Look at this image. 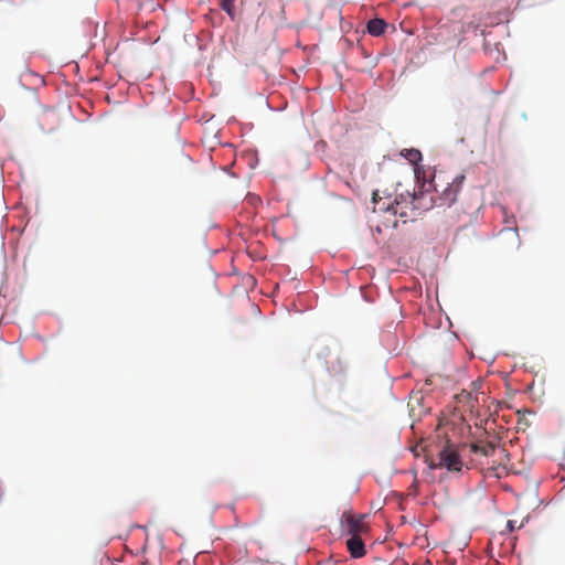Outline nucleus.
Instances as JSON below:
<instances>
[{
    "mask_svg": "<svg viewBox=\"0 0 565 565\" xmlns=\"http://www.w3.org/2000/svg\"><path fill=\"white\" fill-rule=\"evenodd\" d=\"M427 462L430 469H446L451 473H459L465 467L456 445L449 440L438 451L437 461L430 459Z\"/></svg>",
    "mask_w": 565,
    "mask_h": 565,
    "instance_id": "1",
    "label": "nucleus"
},
{
    "mask_svg": "<svg viewBox=\"0 0 565 565\" xmlns=\"http://www.w3.org/2000/svg\"><path fill=\"white\" fill-rule=\"evenodd\" d=\"M470 451L472 454L482 456L484 458H491L495 455H505V450L503 448H499L495 443L488 440H476L469 445Z\"/></svg>",
    "mask_w": 565,
    "mask_h": 565,
    "instance_id": "2",
    "label": "nucleus"
},
{
    "mask_svg": "<svg viewBox=\"0 0 565 565\" xmlns=\"http://www.w3.org/2000/svg\"><path fill=\"white\" fill-rule=\"evenodd\" d=\"M465 181V175L459 174L454 178L452 182L449 183L443 191L439 196L440 205H451L456 202L457 195L461 189V185Z\"/></svg>",
    "mask_w": 565,
    "mask_h": 565,
    "instance_id": "3",
    "label": "nucleus"
},
{
    "mask_svg": "<svg viewBox=\"0 0 565 565\" xmlns=\"http://www.w3.org/2000/svg\"><path fill=\"white\" fill-rule=\"evenodd\" d=\"M344 529L348 534L360 535L366 531V524L364 523V515L354 516L351 513H344Z\"/></svg>",
    "mask_w": 565,
    "mask_h": 565,
    "instance_id": "4",
    "label": "nucleus"
},
{
    "mask_svg": "<svg viewBox=\"0 0 565 565\" xmlns=\"http://www.w3.org/2000/svg\"><path fill=\"white\" fill-rule=\"evenodd\" d=\"M348 550L352 557L359 558L365 555V546L360 535H351L347 541Z\"/></svg>",
    "mask_w": 565,
    "mask_h": 565,
    "instance_id": "5",
    "label": "nucleus"
},
{
    "mask_svg": "<svg viewBox=\"0 0 565 565\" xmlns=\"http://www.w3.org/2000/svg\"><path fill=\"white\" fill-rule=\"evenodd\" d=\"M372 200H373V203L379 206L377 209L380 211H386L394 215L395 214H399L401 216L405 215L404 212L399 211V203L397 201H395L394 203H390V204H385V203L380 204L381 198L379 196V191L373 192Z\"/></svg>",
    "mask_w": 565,
    "mask_h": 565,
    "instance_id": "6",
    "label": "nucleus"
},
{
    "mask_svg": "<svg viewBox=\"0 0 565 565\" xmlns=\"http://www.w3.org/2000/svg\"><path fill=\"white\" fill-rule=\"evenodd\" d=\"M387 24L382 19H372L367 22L366 29L371 35L379 36L385 32Z\"/></svg>",
    "mask_w": 565,
    "mask_h": 565,
    "instance_id": "7",
    "label": "nucleus"
},
{
    "mask_svg": "<svg viewBox=\"0 0 565 565\" xmlns=\"http://www.w3.org/2000/svg\"><path fill=\"white\" fill-rule=\"evenodd\" d=\"M402 156L405 157L411 163H416L422 159L420 151L416 149L404 150Z\"/></svg>",
    "mask_w": 565,
    "mask_h": 565,
    "instance_id": "8",
    "label": "nucleus"
},
{
    "mask_svg": "<svg viewBox=\"0 0 565 565\" xmlns=\"http://www.w3.org/2000/svg\"><path fill=\"white\" fill-rule=\"evenodd\" d=\"M234 1L235 0H222V9L231 17L234 15Z\"/></svg>",
    "mask_w": 565,
    "mask_h": 565,
    "instance_id": "9",
    "label": "nucleus"
},
{
    "mask_svg": "<svg viewBox=\"0 0 565 565\" xmlns=\"http://www.w3.org/2000/svg\"><path fill=\"white\" fill-rule=\"evenodd\" d=\"M49 117H53L55 120L51 126L47 127V130H53L58 125V118L56 114L53 110H44L43 111V120H45Z\"/></svg>",
    "mask_w": 565,
    "mask_h": 565,
    "instance_id": "10",
    "label": "nucleus"
}]
</instances>
